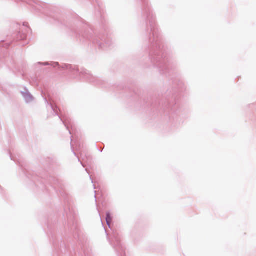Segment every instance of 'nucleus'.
Returning a JSON list of instances; mask_svg holds the SVG:
<instances>
[{
  "mask_svg": "<svg viewBox=\"0 0 256 256\" xmlns=\"http://www.w3.org/2000/svg\"><path fill=\"white\" fill-rule=\"evenodd\" d=\"M112 221V218L110 214H108L106 216V222L108 226L110 225V223Z\"/></svg>",
  "mask_w": 256,
  "mask_h": 256,
  "instance_id": "1",
  "label": "nucleus"
}]
</instances>
